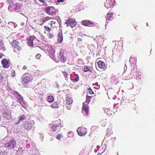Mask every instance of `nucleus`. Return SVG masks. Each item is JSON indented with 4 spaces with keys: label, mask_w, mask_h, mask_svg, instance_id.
I'll return each instance as SVG.
<instances>
[{
    "label": "nucleus",
    "mask_w": 155,
    "mask_h": 155,
    "mask_svg": "<svg viewBox=\"0 0 155 155\" xmlns=\"http://www.w3.org/2000/svg\"><path fill=\"white\" fill-rule=\"evenodd\" d=\"M101 58H99L96 60L97 68L96 67L98 71L104 70L106 68V64L104 61L101 60Z\"/></svg>",
    "instance_id": "obj_1"
},
{
    "label": "nucleus",
    "mask_w": 155,
    "mask_h": 155,
    "mask_svg": "<svg viewBox=\"0 0 155 155\" xmlns=\"http://www.w3.org/2000/svg\"><path fill=\"white\" fill-rule=\"evenodd\" d=\"M2 117L6 120H10L11 118V110L7 108H4L3 112Z\"/></svg>",
    "instance_id": "obj_2"
},
{
    "label": "nucleus",
    "mask_w": 155,
    "mask_h": 155,
    "mask_svg": "<svg viewBox=\"0 0 155 155\" xmlns=\"http://www.w3.org/2000/svg\"><path fill=\"white\" fill-rule=\"evenodd\" d=\"M11 44L13 48L16 49L18 51L21 50L22 49L23 46L16 40H14Z\"/></svg>",
    "instance_id": "obj_3"
},
{
    "label": "nucleus",
    "mask_w": 155,
    "mask_h": 155,
    "mask_svg": "<svg viewBox=\"0 0 155 155\" xmlns=\"http://www.w3.org/2000/svg\"><path fill=\"white\" fill-rule=\"evenodd\" d=\"M16 145V141L13 140H10L9 142L5 144V146L7 149H10L15 148Z\"/></svg>",
    "instance_id": "obj_4"
},
{
    "label": "nucleus",
    "mask_w": 155,
    "mask_h": 155,
    "mask_svg": "<svg viewBox=\"0 0 155 155\" xmlns=\"http://www.w3.org/2000/svg\"><path fill=\"white\" fill-rule=\"evenodd\" d=\"M46 12L51 15H55L56 14L55 9L52 7H49L45 9Z\"/></svg>",
    "instance_id": "obj_5"
},
{
    "label": "nucleus",
    "mask_w": 155,
    "mask_h": 155,
    "mask_svg": "<svg viewBox=\"0 0 155 155\" xmlns=\"http://www.w3.org/2000/svg\"><path fill=\"white\" fill-rule=\"evenodd\" d=\"M81 24L85 26L93 27L95 26V23L88 20H84L81 22Z\"/></svg>",
    "instance_id": "obj_6"
},
{
    "label": "nucleus",
    "mask_w": 155,
    "mask_h": 155,
    "mask_svg": "<svg viewBox=\"0 0 155 155\" xmlns=\"http://www.w3.org/2000/svg\"><path fill=\"white\" fill-rule=\"evenodd\" d=\"M77 132L79 136H84L87 133V129L84 127H79L78 128Z\"/></svg>",
    "instance_id": "obj_7"
},
{
    "label": "nucleus",
    "mask_w": 155,
    "mask_h": 155,
    "mask_svg": "<svg viewBox=\"0 0 155 155\" xmlns=\"http://www.w3.org/2000/svg\"><path fill=\"white\" fill-rule=\"evenodd\" d=\"M115 0H107L104 4V6L107 8H110L115 5Z\"/></svg>",
    "instance_id": "obj_8"
},
{
    "label": "nucleus",
    "mask_w": 155,
    "mask_h": 155,
    "mask_svg": "<svg viewBox=\"0 0 155 155\" xmlns=\"http://www.w3.org/2000/svg\"><path fill=\"white\" fill-rule=\"evenodd\" d=\"M65 23L71 26V27L74 28L76 25L77 22L74 19L71 18L68 20Z\"/></svg>",
    "instance_id": "obj_9"
},
{
    "label": "nucleus",
    "mask_w": 155,
    "mask_h": 155,
    "mask_svg": "<svg viewBox=\"0 0 155 155\" xmlns=\"http://www.w3.org/2000/svg\"><path fill=\"white\" fill-rule=\"evenodd\" d=\"M63 126L61 123H56L52 127L51 129L53 132H55L60 130L61 128Z\"/></svg>",
    "instance_id": "obj_10"
},
{
    "label": "nucleus",
    "mask_w": 155,
    "mask_h": 155,
    "mask_svg": "<svg viewBox=\"0 0 155 155\" xmlns=\"http://www.w3.org/2000/svg\"><path fill=\"white\" fill-rule=\"evenodd\" d=\"M82 111L85 113V114L87 115L89 114V107L88 104H86L85 102H84L83 104Z\"/></svg>",
    "instance_id": "obj_11"
},
{
    "label": "nucleus",
    "mask_w": 155,
    "mask_h": 155,
    "mask_svg": "<svg viewBox=\"0 0 155 155\" xmlns=\"http://www.w3.org/2000/svg\"><path fill=\"white\" fill-rule=\"evenodd\" d=\"M22 126L25 129L29 130L32 128L33 124L32 123H28V121H26L23 124Z\"/></svg>",
    "instance_id": "obj_12"
},
{
    "label": "nucleus",
    "mask_w": 155,
    "mask_h": 155,
    "mask_svg": "<svg viewBox=\"0 0 155 155\" xmlns=\"http://www.w3.org/2000/svg\"><path fill=\"white\" fill-rule=\"evenodd\" d=\"M35 37L34 36H31L29 38L27 39V43L29 46L31 47H34V41H35Z\"/></svg>",
    "instance_id": "obj_13"
},
{
    "label": "nucleus",
    "mask_w": 155,
    "mask_h": 155,
    "mask_svg": "<svg viewBox=\"0 0 155 155\" xmlns=\"http://www.w3.org/2000/svg\"><path fill=\"white\" fill-rule=\"evenodd\" d=\"M3 67L5 68H8L9 67V60L4 58L1 61Z\"/></svg>",
    "instance_id": "obj_14"
},
{
    "label": "nucleus",
    "mask_w": 155,
    "mask_h": 155,
    "mask_svg": "<svg viewBox=\"0 0 155 155\" xmlns=\"http://www.w3.org/2000/svg\"><path fill=\"white\" fill-rule=\"evenodd\" d=\"M12 93L17 99V101L18 102H21V101L23 98V97L21 95L19 94L17 91H13Z\"/></svg>",
    "instance_id": "obj_15"
},
{
    "label": "nucleus",
    "mask_w": 155,
    "mask_h": 155,
    "mask_svg": "<svg viewBox=\"0 0 155 155\" xmlns=\"http://www.w3.org/2000/svg\"><path fill=\"white\" fill-rule=\"evenodd\" d=\"M73 102L72 95L71 94H69L66 95L65 98V103L72 104Z\"/></svg>",
    "instance_id": "obj_16"
},
{
    "label": "nucleus",
    "mask_w": 155,
    "mask_h": 155,
    "mask_svg": "<svg viewBox=\"0 0 155 155\" xmlns=\"http://www.w3.org/2000/svg\"><path fill=\"white\" fill-rule=\"evenodd\" d=\"M63 40V37L61 32L58 33V43H61Z\"/></svg>",
    "instance_id": "obj_17"
},
{
    "label": "nucleus",
    "mask_w": 155,
    "mask_h": 155,
    "mask_svg": "<svg viewBox=\"0 0 155 155\" xmlns=\"http://www.w3.org/2000/svg\"><path fill=\"white\" fill-rule=\"evenodd\" d=\"M113 13L112 12H109L107 14L106 17L107 21H111L113 20Z\"/></svg>",
    "instance_id": "obj_18"
},
{
    "label": "nucleus",
    "mask_w": 155,
    "mask_h": 155,
    "mask_svg": "<svg viewBox=\"0 0 155 155\" xmlns=\"http://www.w3.org/2000/svg\"><path fill=\"white\" fill-rule=\"evenodd\" d=\"M30 81V78L28 77H26L22 79V83L23 84H26L29 82Z\"/></svg>",
    "instance_id": "obj_19"
},
{
    "label": "nucleus",
    "mask_w": 155,
    "mask_h": 155,
    "mask_svg": "<svg viewBox=\"0 0 155 155\" xmlns=\"http://www.w3.org/2000/svg\"><path fill=\"white\" fill-rule=\"evenodd\" d=\"M26 117L24 115H22L20 117L18 120L16 124H19L22 120H25L26 119Z\"/></svg>",
    "instance_id": "obj_20"
},
{
    "label": "nucleus",
    "mask_w": 155,
    "mask_h": 155,
    "mask_svg": "<svg viewBox=\"0 0 155 155\" xmlns=\"http://www.w3.org/2000/svg\"><path fill=\"white\" fill-rule=\"evenodd\" d=\"M20 2V1L19 2ZM22 5V4L21 3L17 2L15 5V9L16 10H18L20 8Z\"/></svg>",
    "instance_id": "obj_21"
},
{
    "label": "nucleus",
    "mask_w": 155,
    "mask_h": 155,
    "mask_svg": "<svg viewBox=\"0 0 155 155\" xmlns=\"http://www.w3.org/2000/svg\"><path fill=\"white\" fill-rule=\"evenodd\" d=\"M50 25L52 28H54L57 27L58 24L54 21H50Z\"/></svg>",
    "instance_id": "obj_22"
},
{
    "label": "nucleus",
    "mask_w": 155,
    "mask_h": 155,
    "mask_svg": "<svg viewBox=\"0 0 155 155\" xmlns=\"http://www.w3.org/2000/svg\"><path fill=\"white\" fill-rule=\"evenodd\" d=\"M59 106L57 101L55 102L51 105V107L54 108H57L59 107Z\"/></svg>",
    "instance_id": "obj_23"
},
{
    "label": "nucleus",
    "mask_w": 155,
    "mask_h": 155,
    "mask_svg": "<svg viewBox=\"0 0 155 155\" xmlns=\"http://www.w3.org/2000/svg\"><path fill=\"white\" fill-rule=\"evenodd\" d=\"M19 103L21 104L23 107L25 108H26L28 106L27 102L24 101L23 98L22 99V100L21 101V102Z\"/></svg>",
    "instance_id": "obj_24"
},
{
    "label": "nucleus",
    "mask_w": 155,
    "mask_h": 155,
    "mask_svg": "<svg viewBox=\"0 0 155 155\" xmlns=\"http://www.w3.org/2000/svg\"><path fill=\"white\" fill-rule=\"evenodd\" d=\"M47 101L49 102H52L54 101V98L53 96L49 95L47 98Z\"/></svg>",
    "instance_id": "obj_25"
},
{
    "label": "nucleus",
    "mask_w": 155,
    "mask_h": 155,
    "mask_svg": "<svg viewBox=\"0 0 155 155\" xmlns=\"http://www.w3.org/2000/svg\"><path fill=\"white\" fill-rule=\"evenodd\" d=\"M92 97L87 95L86 97V101L85 102L86 104H88L91 101V99L92 98Z\"/></svg>",
    "instance_id": "obj_26"
},
{
    "label": "nucleus",
    "mask_w": 155,
    "mask_h": 155,
    "mask_svg": "<svg viewBox=\"0 0 155 155\" xmlns=\"http://www.w3.org/2000/svg\"><path fill=\"white\" fill-rule=\"evenodd\" d=\"M52 17H50L48 16H47L45 17L44 18L42 19V22H45L46 21H48L50 19H52Z\"/></svg>",
    "instance_id": "obj_27"
},
{
    "label": "nucleus",
    "mask_w": 155,
    "mask_h": 155,
    "mask_svg": "<svg viewBox=\"0 0 155 155\" xmlns=\"http://www.w3.org/2000/svg\"><path fill=\"white\" fill-rule=\"evenodd\" d=\"M59 55L61 58V60L62 61H65V59L64 58V56L63 55V53L60 52L59 53Z\"/></svg>",
    "instance_id": "obj_28"
},
{
    "label": "nucleus",
    "mask_w": 155,
    "mask_h": 155,
    "mask_svg": "<svg viewBox=\"0 0 155 155\" xmlns=\"http://www.w3.org/2000/svg\"><path fill=\"white\" fill-rule=\"evenodd\" d=\"M83 70L85 72H87L88 71H89L90 72H91V69L90 68V67H88L87 66H85L84 67Z\"/></svg>",
    "instance_id": "obj_29"
},
{
    "label": "nucleus",
    "mask_w": 155,
    "mask_h": 155,
    "mask_svg": "<svg viewBox=\"0 0 155 155\" xmlns=\"http://www.w3.org/2000/svg\"><path fill=\"white\" fill-rule=\"evenodd\" d=\"M69 104V103H66L65 104V106L66 108L69 110L71 109V104Z\"/></svg>",
    "instance_id": "obj_30"
},
{
    "label": "nucleus",
    "mask_w": 155,
    "mask_h": 155,
    "mask_svg": "<svg viewBox=\"0 0 155 155\" xmlns=\"http://www.w3.org/2000/svg\"><path fill=\"white\" fill-rule=\"evenodd\" d=\"M44 28H45V31H46L47 32H50V31L51 30V29L50 28L46 26H45Z\"/></svg>",
    "instance_id": "obj_31"
},
{
    "label": "nucleus",
    "mask_w": 155,
    "mask_h": 155,
    "mask_svg": "<svg viewBox=\"0 0 155 155\" xmlns=\"http://www.w3.org/2000/svg\"><path fill=\"white\" fill-rule=\"evenodd\" d=\"M62 73L66 79L68 78V73L66 72L63 71Z\"/></svg>",
    "instance_id": "obj_32"
},
{
    "label": "nucleus",
    "mask_w": 155,
    "mask_h": 155,
    "mask_svg": "<svg viewBox=\"0 0 155 155\" xmlns=\"http://www.w3.org/2000/svg\"><path fill=\"white\" fill-rule=\"evenodd\" d=\"M88 91L89 93L90 94H94V92L92 91V89L91 88L89 87L88 89Z\"/></svg>",
    "instance_id": "obj_33"
},
{
    "label": "nucleus",
    "mask_w": 155,
    "mask_h": 155,
    "mask_svg": "<svg viewBox=\"0 0 155 155\" xmlns=\"http://www.w3.org/2000/svg\"><path fill=\"white\" fill-rule=\"evenodd\" d=\"M79 78L78 77H77L73 80V82L74 83H75L79 81Z\"/></svg>",
    "instance_id": "obj_34"
},
{
    "label": "nucleus",
    "mask_w": 155,
    "mask_h": 155,
    "mask_svg": "<svg viewBox=\"0 0 155 155\" xmlns=\"http://www.w3.org/2000/svg\"><path fill=\"white\" fill-rule=\"evenodd\" d=\"M48 36L49 38H53L54 35L53 33H50L48 35Z\"/></svg>",
    "instance_id": "obj_35"
},
{
    "label": "nucleus",
    "mask_w": 155,
    "mask_h": 155,
    "mask_svg": "<svg viewBox=\"0 0 155 155\" xmlns=\"http://www.w3.org/2000/svg\"><path fill=\"white\" fill-rule=\"evenodd\" d=\"M41 57V55L40 54H37L36 56V58L38 59H39Z\"/></svg>",
    "instance_id": "obj_36"
},
{
    "label": "nucleus",
    "mask_w": 155,
    "mask_h": 155,
    "mask_svg": "<svg viewBox=\"0 0 155 155\" xmlns=\"http://www.w3.org/2000/svg\"><path fill=\"white\" fill-rule=\"evenodd\" d=\"M14 1V0H7V2L10 4H13Z\"/></svg>",
    "instance_id": "obj_37"
},
{
    "label": "nucleus",
    "mask_w": 155,
    "mask_h": 155,
    "mask_svg": "<svg viewBox=\"0 0 155 155\" xmlns=\"http://www.w3.org/2000/svg\"><path fill=\"white\" fill-rule=\"evenodd\" d=\"M141 38L139 37H137L136 38H135L134 40V41L135 42L137 43L138 42V41L139 39H140Z\"/></svg>",
    "instance_id": "obj_38"
},
{
    "label": "nucleus",
    "mask_w": 155,
    "mask_h": 155,
    "mask_svg": "<svg viewBox=\"0 0 155 155\" xmlns=\"http://www.w3.org/2000/svg\"><path fill=\"white\" fill-rule=\"evenodd\" d=\"M3 46V44L2 42V40H0V49L2 48Z\"/></svg>",
    "instance_id": "obj_39"
},
{
    "label": "nucleus",
    "mask_w": 155,
    "mask_h": 155,
    "mask_svg": "<svg viewBox=\"0 0 155 155\" xmlns=\"http://www.w3.org/2000/svg\"><path fill=\"white\" fill-rule=\"evenodd\" d=\"M3 77L2 75L0 74V83L2 81Z\"/></svg>",
    "instance_id": "obj_40"
},
{
    "label": "nucleus",
    "mask_w": 155,
    "mask_h": 155,
    "mask_svg": "<svg viewBox=\"0 0 155 155\" xmlns=\"http://www.w3.org/2000/svg\"><path fill=\"white\" fill-rule=\"evenodd\" d=\"M57 2L58 3H59L60 2H64V0H57Z\"/></svg>",
    "instance_id": "obj_41"
},
{
    "label": "nucleus",
    "mask_w": 155,
    "mask_h": 155,
    "mask_svg": "<svg viewBox=\"0 0 155 155\" xmlns=\"http://www.w3.org/2000/svg\"><path fill=\"white\" fill-rule=\"evenodd\" d=\"M27 66L25 65L23 67V69L24 70H25L27 69Z\"/></svg>",
    "instance_id": "obj_42"
},
{
    "label": "nucleus",
    "mask_w": 155,
    "mask_h": 155,
    "mask_svg": "<svg viewBox=\"0 0 155 155\" xmlns=\"http://www.w3.org/2000/svg\"><path fill=\"white\" fill-rule=\"evenodd\" d=\"M18 150L19 151H22L23 150V148L22 147H20L18 148Z\"/></svg>",
    "instance_id": "obj_43"
},
{
    "label": "nucleus",
    "mask_w": 155,
    "mask_h": 155,
    "mask_svg": "<svg viewBox=\"0 0 155 155\" xmlns=\"http://www.w3.org/2000/svg\"><path fill=\"white\" fill-rule=\"evenodd\" d=\"M40 50V48H39V47H38L37 48H36L35 49V51H38L39 50Z\"/></svg>",
    "instance_id": "obj_44"
},
{
    "label": "nucleus",
    "mask_w": 155,
    "mask_h": 155,
    "mask_svg": "<svg viewBox=\"0 0 155 155\" xmlns=\"http://www.w3.org/2000/svg\"><path fill=\"white\" fill-rule=\"evenodd\" d=\"M3 56H4V55L3 54V53H1L0 54V59L2 58Z\"/></svg>",
    "instance_id": "obj_45"
},
{
    "label": "nucleus",
    "mask_w": 155,
    "mask_h": 155,
    "mask_svg": "<svg viewBox=\"0 0 155 155\" xmlns=\"http://www.w3.org/2000/svg\"><path fill=\"white\" fill-rule=\"evenodd\" d=\"M61 136H57L56 138L59 140L61 138Z\"/></svg>",
    "instance_id": "obj_46"
},
{
    "label": "nucleus",
    "mask_w": 155,
    "mask_h": 155,
    "mask_svg": "<svg viewBox=\"0 0 155 155\" xmlns=\"http://www.w3.org/2000/svg\"><path fill=\"white\" fill-rule=\"evenodd\" d=\"M39 1L43 3H44L45 0H39Z\"/></svg>",
    "instance_id": "obj_47"
},
{
    "label": "nucleus",
    "mask_w": 155,
    "mask_h": 155,
    "mask_svg": "<svg viewBox=\"0 0 155 155\" xmlns=\"http://www.w3.org/2000/svg\"><path fill=\"white\" fill-rule=\"evenodd\" d=\"M12 8V5H9V6L8 7V9H10V8Z\"/></svg>",
    "instance_id": "obj_48"
},
{
    "label": "nucleus",
    "mask_w": 155,
    "mask_h": 155,
    "mask_svg": "<svg viewBox=\"0 0 155 155\" xmlns=\"http://www.w3.org/2000/svg\"><path fill=\"white\" fill-rule=\"evenodd\" d=\"M38 94L39 95H40V96H41L42 97H43V95H42L41 94H39V93H38Z\"/></svg>",
    "instance_id": "obj_49"
},
{
    "label": "nucleus",
    "mask_w": 155,
    "mask_h": 155,
    "mask_svg": "<svg viewBox=\"0 0 155 155\" xmlns=\"http://www.w3.org/2000/svg\"><path fill=\"white\" fill-rule=\"evenodd\" d=\"M58 136H61V135H60V134H58Z\"/></svg>",
    "instance_id": "obj_50"
},
{
    "label": "nucleus",
    "mask_w": 155,
    "mask_h": 155,
    "mask_svg": "<svg viewBox=\"0 0 155 155\" xmlns=\"http://www.w3.org/2000/svg\"><path fill=\"white\" fill-rule=\"evenodd\" d=\"M122 92H124V91H123V90H122Z\"/></svg>",
    "instance_id": "obj_51"
}]
</instances>
